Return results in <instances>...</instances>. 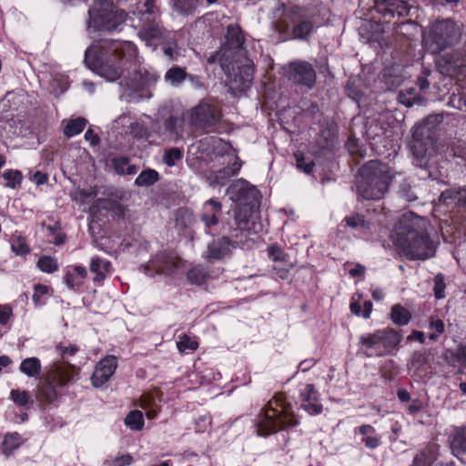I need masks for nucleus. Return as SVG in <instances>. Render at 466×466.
Segmentation results:
<instances>
[{
  "label": "nucleus",
  "instance_id": "1",
  "mask_svg": "<svg viewBox=\"0 0 466 466\" xmlns=\"http://www.w3.org/2000/svg\"><path fill=\"white\" fill-rule=\"evenodd\" d=\"M244 41L240 27L238 25H229L226 43L207 59L209 65L219 64L230 88L237 91L248 88L253 79V68L246 56Z\"/></svg>",
  "mask_w": 466,
  "mask_h": 466
},
{
  "label": "nucleus",
  "instance_id": "2",
  "mask_svg": "<svg viewBox=\"0 0 466 466\" xmlns=\"http://www.w3.org/2000/svg\"><path fill=\"white\" fill-rule=\"evenodd\" d=\"M427 221L419 216H403L397 230V244L411 259H426L435 253V247L425 232Z\"/></svg>",
  "mask_w": 466,
  "mask_h": 466
},
{
  "label": "nucleus",
  "instance_id": "3",
  "mask_svg": "<svg viewBox=\"0 0 466 466\" xmlns=\"http://www.w3.org/2000/svg\"><path fill=\"white\" fill-rule=\"evenodd\" d=\"M391 179L390 168L387 164L380 160H370L358 171L357 193L367 200L380 199L388 191Z\"/></svg>",
  "mask_w": 466,
  "mask_h": 466
},
{
  "label": "nucleus",
  "instance_id": "4",
  "mask_svg": "<svg viewBox=\"0 0 466 466\" xmlns=\"http://www.w3.org/2000/svg\"><path fill=\"white\" fill-rule=\"evenodd\" d=\"M231 198L238 201V205L235 209V221L240 230H249L248 222L258 211L259 199L258 191L244 181H238L229 187Z\"/></svg>",
  "mask_w": 466,
  "mask_h": 466
},
{
  "label": "nucleus",
  "instance_id": "5",
  "mask_svg": "<svg viewBox=\"0 0 466 466\" xmlns=\"http://www.w3.org/2000/svg\"><path fill=\"white\" fill-rule=\"evenodd\" d=\"M111 46H113V53L106 58L98 54L96 47H88L85 53V63L92 71L107 81L113 82L119 79L123 75L120 62L125 54L122 49L116 46L115 42H112Z\"/></svg>",
  "mask_w": 466,
  "mask_h": 466
},
{
  "label": "nucleus",
  "instance_id": "6",
  "mask_svg": "<svg viewBox=\"0 0 466 466\" xmlns=\"http://www.w3.org/2000/svg\"><path fill=\"white\" fill-rule=\"evenodd\" d=\"M88 26L96 30L112 31L121 25L126 19V12L116 9L109 0H95L88 11Z\"/></svg>",
  "mask_w": 466,
  "mask_h": 466
},
{
  "label": "nucleus",
  "instance_id": "7",
  "mask_svg": "<svg viewBox=\"0 0 466 466\" xmlns=\"http://www.w3.org/2000/svg\"><path fill=\"white\" fill-rule=\"evenodd\" d=\"M461 36V32L457 24L451 19H443L435 22L430 30L428 48L433 54H439L442 50L457 44Z\"/></svg>",
  "mask_w": 466,
  "mask_h": 466
},
{
  "label": "nucleus",
  "instance_id": "8",
  "mask_svg": "<svg viewBox=\"0 0 466 466\" xmlns=\"http://www.w3.org/2000/svg\"><path fill=\"white\" fill-rule=\"evenodd\" d=\"M73 366L66 363H54L50 366L47 373L43 376L38 384V391L48 402L57 400V392L54 382L56 380L59 385H66L73 376Z\"/></svg>",
  "mask_w": 466,
  "mask_h": 466
},
{
  "label": "nucleus",
  "instance_id": "9",
  "mask_svg": "<svg viewBox=\"0 0 466 466\" xmlns=\"http://www.w3.org/2000/svg\"><path fill=\"white\" fill-rule=\"evenodd\" d=\"M187 124L195 129L208 131L221 119L219 109L208 102L200 101L183 114Z\"/></svg>",
  "mask_w": 466,
  "mask_h": 466
},
{
  "label": "nucleus",
  "instance_id": "10",
  "mask_svg": "<svg viewBox=\"0 0 466 466\" xmlns=\"http://www.w3.org/2000/svg\"><path fill=\"white\" fill-rule=\"evenodd\" d=\"M434 137L425 126H415L410 142V150L420 167H425L433 151Z\"/></svg>",
  "mask_w": 466,
  "mask_h": 466
},
{
  "label": "nucleus",
  "instance_id": "11",
  "mask_svg": "<svg viewBox=\"0 0 466 466\" xmlns=\"http://www.w3.org/2000/svg\"><path fill=\"white\" fill-rule=\"evenodd\" d=\"M287 78L295 85L312 88L316 83V71L307 61H293L284 68Z\"/></svg>",
  "mask_w": 466,
  "mask_h": 466
},
{
  "label": "nucleus",
  "instance_id": "12",
  "mask_svg": "<svg viewBox=\"0 0 466 466\" xmlns=\"http://www.w3.org/2000/svg\"><path fill=\"white\" fill-rule=\"evenodd\" d=\"M400 340L401 335L392 329L377 330L367 337L360 338L361 344L367 348H372L380 343L385 349H393L398 347Z\"/></svg>",
  "mask_w": 466,
  "mask_h": 466
},
{
  "label": "nucleus",
  "instance_id": "13",
  "mask_svg": "<svg viewBox=\"0 0 466 466\" xmlns=\"http://www.w3.org/2000/svg\"><path fill=\"white\" fill-rule=\"evenodd\" d=\"M275 416H277V413L273 409H270L266 412L265 417L267 419V422H265V425L262 423L258 424V435L267 436L277 431L279 429L298 424L296 420L289 418L288 415L279 414L277 419H275Z\"/></svg>",
  "mask_w": 466,
  "mask_h": 466
},
{
  "label": "nucleus",
  "instance_id": "14",
  "mask_svg": "<svg viewBox=\"0 0 466 466\" xmlns=\"http://www.w3.org/2000/svg\"><path fill=\"white\" fill-rule=\"evenodd\" d=\"M436 63L441 74L451 76L466 67L461 50L445 53L437 59Z\"/></svg>",
  "mask_w": 466,
  "mask_h": 466
},
{
  "label": "nucleus",
  "instance_id": "15",
  "mask_svg": "<svg viewBox=\"0 0 466 466\" xmlns=\"http://www.w3.org/2000/svg\"><path fill=\"white\" fill-rule=\"evenodd\" d=\"M230 247L235 248L238 245V242L231 241L228 237H222L212 241L208 247L207 259L212 262L224 258L231 254Z\"/></svg>",
  "mask_w": 466,
  "mask_h": 466
},
{
  "label": "nucleus",
  "instance_id": "16",
  "mask_svg": "<svg viewBox=\"0 0 466 466\" xmlns=\"http://www.w3.org/2000/svg\"><path fill=\"white\" fill-rule=\"evenodd\" d=\"M116 369V360L114 356L104 358L96 366L93 376L92 383L95 387L102 386L114 374Z\"/></svg>",
  "mask_w": 466,
  "mask_h": 466
},
{
  "label": "nucleus",
  "instance_id": "17",
  "mask_svg": "<svg viewBox=\"0 0 466 466\" xmlns=\"http://www.w3.org/2000/svg\"><path fill=\"white\" fill-rule=\"evenodd\" d=\"M180 258L172 254L162 252L157 255L153 265L157 274L170 275L175 273L180 268Z\"/></svg>",
  "mask_w": 466,
  "mask_h": 466
},
{
  "label": "nucleus",
  "instance_id": "18",
  "mask_svg": "<svg viewBox=\"0 0 466 466\" xmlns=\"http://www.w3.org/2000/svg\"><path fill=\"white\" fill-rule=\"evenodd\" d=\"M292 22L297 23L292 30L293 36L295 38L304 39L306 38L313 29V24L310 20H308L303 10L300 7H293L291 9Z\"/></svg>",
  "mask_w": 466,
  "mask_h": 466
},
{
  "label": "nucleus",
  "instance_id": "19",
  "mask_svg": "<svg viewBox=\"0 0 466 466\" xmlns=\"http://www.w3.org/2000/svg\"><path fill=\"white\" fill-rule=\"evenodd\" d=\"M451 449L461 461L466 462V429H457L451 436Z\"/></svg>",
  "mask_w": 466,
  "mask_h": 466
},
{
  "label": "nucleus",
  "instance_id": "20",
  "mask_svg": "<svg viewBox=\"0 0 466 466\" xmlns=\"http://www.w3.org/2000/svg\"><path fill=\"white\" fill-rule=\"evenodd\" d=\"M398 100L407 107H410L413 105H422L425 102V98L415 87L401 90L398 95Z\"/></svg>",
  "mask_w": 466,
  "mask_h": 466
},
{
  "label": "nucleus",
  "instance_id": "21",
  "mask_svg": "<svg viewBox=\"0 0 466 466\" xmlns=\"http://www.w3.org/2000/svg\"><path fill=\"white\" fill-rule=\"evenodd\" d=\"M162 29L156 25H147L139 32V36L147 45L156 46L162 37Z\"/></svg>",
  "mask_w": 466,
  "mask_h": 466
},
{
  "label": "nucleus",
  "instance_id": "22",
  "mask_svg": "<svg viewBox=\"0 0 466 466\" xmlns=\"http://www.w3.org/2000/svg\"><path fill=\"white\" fill-rule=\"evenodd\" d=\"M390 317L395 324L402 326L409 323L411 314L400 304H396L391 308Z\"/></svg>",
  "mask_w": 466,
  "mask_h": 466
},
{
  "label": "nucleus",
  "instance_id": "23",
  "mask_svg": "<svg viewBox=\"0 0 466 466\" xmlns=\"http://www.w3.org/2000/svg\"><path fill=\"white\" fill-rule=\"evenodd\" d=\"M159 180L158 173L151 168L142 171L135 180L137 187H150Z\"/></svg>",
  "mask_w": 466,
  "mask_h": 466
},
{
  "label": "nucleus",
  "instance_id": "24",
  "mask_svg": "<svg viewBox=\"0 0 466 466\" xmlns=\"http://www.w3.org/2000/svg\"><path fill=\"white\" fill-rule=\"evenodd\" d=\"M20 370L29 377H35L40 374L41 364L38 359L28 358L22 361Z\"/></svg>",
  "mask_w": 466,
  "mask_h": 466
},
{
  "label": "nucleus",
  "instance_id": "25",
  "mask_svg": "<svg viewBox=\"0 0 466 466\" xmlns=\"http://www.w3.org/2000/svg\"><path fill=\"white\" fill-rule=\"evenodd\" d=\"M187 78V74L184 68L179 66H172L165 75L166 81L173 86H178Z\"/></svg>",
  "mask_w": 466,
  "mask_h": 466
},
{
  "label": "nucleus",
  "instance_id": "26",
  "mask_svg": "<svg viewBox=\"0 0 466 466\" xmlns=\"http://www.w3.org/2000/svg\"><path fill=\"white\" fill-rule=\"evenodd\" d=\"M186 121L184 117L170 116L164 122L165 129L171 135L178 137L183 130V123Z\"/></svg>",
  "mask_w": 466,
  "mask_h": 466
},
{
  "label": "nucleus",
  "instance_id": "27",
  "mask_svg": "<svg viewBox=\"0 0 466 466\" xmlns=\"http://www.w3.org/2000/svg\"><path fill=\"white\" fill-rule=\"evenodd\" d=\"M381 5H385V10L389 13L408 15L407 4L402 0H381Z\"/></svg>",
  "mask_w": 466,
  "mask_h": 466
},
{
  "label": "nucleus",
  "instance_id": "28",
  "mask_svg": "<svg viewBox=\"0 0 466 466\" xmlns=\"http://www.w3.org/2000/svg\"><path fill=\"white\" fill-rule=\"evenodd\" d=\"M86 125V120L83 117L70 120L64 128V134L67 137H71L83 131Z\"/></svg>",
  "mask_w": 466,
  "mask_h": 466
},
{
  "label": "nucleus",
  "instance_id": "29",
  "mask_svg": "<svg viewBox=\"0 0 466 466\" xmlns=\"http://www.w3.org/2000/svg\"><path fill=\"white\" fill-rule=\"evenodd\" d=\"M125 423L132 430H141L144 425L143 413L137 410L130 411L125 419Z\"/></svg>",
  "mask_w": 466,
  "mask_h": 466
},
{
  "label": "nucleus",
  "instance_id": "30",
  "mask_svg": "<svg viewBox=\"0 0 466 466\" xmlns=\"http://www.w3.org/2000/svg\"><path fill=\"white\" fill-rule=\"evenodd\" d=\"M21 443V437L18 433L15 432L5 436L2 443L3 452L9 455L15 449L19 447Z\"/></svg>",
  "mask_w": 466,
  "mask_h": 466
},
{
  "label": "nucleus",
  "instance_id": "31",
  "mask_svg": "<svg viewBox=\"0 0 466 466\" xmlns=\"http://www.w3.org/2000/svg\"><path fill=\"white\" fill-rule=\"evenodd\" d=\"M198 0H173V7L179 13L187 15L196 9Z\"/></svg>",
  "mask_w": 466,
  "mask_h": 466
},
{
  "label": "nucleus",
  "instance_id": "32",
  "mask_svg": "<svg viewBox=\"0 0 466 466\" xmlns=\"http://www.w3.org/2000/svg\"><path fill=\"white\" fill-rule=\"evenodd\" d=\"M239 167H240V165L234 163V165L232 167H226L222 169H219L216 173V177H215L217 183L224 184V182H222L220 180L221 179L227 180L229 177L235 176L237 174V172L238 171Z\"/></svg>",
  "mask_w": 466,
  "mask_h": 466
},
{
  "label": "nucleus",
  "instance_id": "33",
  "mask_svg": "<svg viewBox=\"0 0 466 466\" xmlns=\"http://www.w3.org/2000/svg\"><path fill=\"white\" fill-rule=\"evenodd\" d=\"M207 275L203 268L196 267L187 272V279L190 283L201 285L204 283Z\"/></svg>",
  "mask_w": 466,
  "mask_h": 466
},
{
  "label": "nucleus",
  "instance_id": "34",
  "mask_svg": "<svg viewBox=\"0 0 466 466\" xmlns=\"http://www.w3.org/2000/svg\"><path fill=\"white\" fill-rule=\"evenodd\" d=\"M443 120L442 114H433L428 116L421 123L416 126H425L431 131V136L434 137L435 127L441 124Z\"/></svg>",
  "mask_w": 466,
  "mask_h": 466
},
{
  "label": "nucleus",
  "instance_id": "35",
  "mask_svg": "<svg viewBox=\"0 0 466 466\" xmlns=\"http://www.w3.org/2000/svg\"><path fill=\"white\" fill-rule=\"evenodd\" d=\"M37 265L42 271L47 273H52L57 269V264L56 260L49 256H44L40 258Z\"/></svg>",
  "mask_w": 466,
  "mask_h": 466
},
{
  "label": "nucleus",
  "instance_id": "36",
  "mask_svg": "<svg viewBox=\"0 0 466 466\" xmlns=\"http://www.w3.org/2000/svg\"><path fill=\"white\" fill-rule=\"evenodd\" d=\"M399 193L407 201H414L415 199H417V195L413 187L406 180L400 184Z\"/></svg>",
  "mask_w": 466,
  "mask_h": 466
},
{
  "label": "nucleus",
  "instance_id": "37",
  "mask_svg": "<svg viewBox=\"0 0 466 466\" xmlns=\"http://www.w3.org/2000/svg\"><path fill=\"white\" fill-rule=\"evenodd\" d=\"M3 177L7 181L6 186L11 188L20 184L23 178L22 173L18 170H9L4 173Z\"/></svg>",
  "mask_w": 466,
  "mask_h": 466
},
{
  "label": "nucleus",
  "instance_id": "38",
  "mask_svg": "<svg viewBox=\"0 0 466 466\" xmlns=\"http://www.w3.org/2000/svg\"><path fill=\"white\" fill-rule=\"evenodd\" d=\"M136 76H139V79L136 80V83H132L129 86L132 89H137L157 81V77L155 76H150L148 74L143 76L141 72H137Z\"/></svg>",
  "mask_w": 466,
  "mask_h": 466
},
{
  "label": "nucleus",
  "instance_id": "39",
  "mask_svg": "<svg viewBox=\"0 0 466 466\" xmlns=\"http://www.w3.org/2000/svg\"><path fill=\"white\" fill-rule=\"evenodd\" d=\"M182 157V152L177 147H172L166 151L163 161L168 167H172L175 165L176 160H178Z\"/></svg>",
  "mask_w": 466,
  "mask_h": 466
},
{
  "label": "nucleus",
  "instance_id": "40",
  "mask_svg": "<svg viewBox=\"0 0 466 466\" xmlns=\"http://www.w3.org/2000/svg\"><path fill=\"white\" fill-rule=\"evenodd\" d=\"M177 346L179 351L183 352L187 350H196L198 347V343L196 340H192L187 335H183L180 337Z\"/></svg>",
  "mask_w": 466,
  "mask_h": 466
},
{
  "label": "nucleus",
  "instance_id": "41",
  "mask_svg": "<svg viewBox=\"0 0 466 466\" xmlns=\"http://www.w3.org/2000/svg\"><path fill=\"white\" fill-rule=\"evenodd\" d=\"M295 157L297 167L305 173L309 174L315 166L314 162L312 160L307 161L302 153H297Z\"/></svg>",
  "mask_w": 466,
  "mask_h": 466
},
{
  "label": "nucleus",
  "instance_id": "42",
  "mask_svg": "<svg viewBox=\"0 0 466 466\" xmlns=\"http://www.w3.org/2000/svg\"><path fill=\"white\" fill-rule=\"evenodd\" d=\"M12 249L18 255H25L30 251V248L25 243V238L22 237H17L16 239L12 243Z\"/></svg>",
  "mask_w": 466,
  "mask_h": 466
},
{
  "label": "nucleus",
  "instance_id": "43",
  "mask_svg": "<svg viewBox=\"0 0 466 466\" xmlns=\"http://www.w3.org/2000/svg\"><path fill=\"white\" fill-rule=\"evenodd\" d=\"M12 400L20 406H25L29 403V395L26 391H19L13 390L11 391Z\"/></svg>",
  "mask_w": 466,
  "mask_h": 466
},
{
  "label": "nucleus",
  "instance_id": "44",
  "mask_svg": "<svg viewBox=\"0 0 466 466\" xmlns=\"http://www.w3.org/2000/svg\"><path fill=\"white\" fill-rule=\"evenodd\" d=\"M461 193V190L456 189H448L446 191H443L440 196V201L443 203H447L448 200H453L457 203L459 202V198Z\"/></svg>",
  "mask_w": 466,
  "mask_h": 466
},
{
  "label": "nucleus",
  "instance_id": "45",
  "mask_svg": "<svg viewBox=\"0 0 466 466\" xmlns=\"http://www.w3.org/2000/svg\"><path fill=\"white\" fill-rule=\"evenodd\" d=\"M201 220L205 223V225L208 228L218 225V218L216 213L209 211L208 208L204 209V212L201 215Z\"/></svg>",
  "mask_w": 466,
  "mask_h": 466
},
{
  "label": "nucleus",
  "instance_id": "46",
  "mask_svg": "<svg viewBox=\"0 0 466 466\" xmlns=\"http://www.w3.org/2000/svg\"><path fill=\"white\" fill-rule=\"evenodd\" d=\"M346 223L349 227L355 228L358 226H361L363 228H367V223L363 218V216L360 214H356L351 217L346 218Z\"/></svg>",
  "mask_w": 466,
  "mask_h": 466
},
{
  "label": "nucleus",
  "instance_id": "47",
  "mask_svg": "<svg viewBox=\"0 0 466 466\" xmlns=\"http://www.w3.org/2000/svg\"><path fill=\"white\" fill-rule=\"evenodd\" d=\"M268 252L274 261H282L285 259V254L278 246L272 245L268 247Z\"/></svg>",
  "mask_w": 466,
  "mask_h": 466
},
{
  "label": "nucleus",
  "instance_id": "48",
  "mask_svg": "<svg viewBox=\"0 0 466 466\" xmlns=\"http://www.w3.org/2000/svg\"><path fill=\"white\" fill-rule=\"evenodd\" d=\"M101 265V259L99 258H94L90 263V270L96 273L95 280L100 281L105 279V275L99 271Z\"/></svg>",
  "mask_w": 466,
  "mask_h": 466
},
{
  "label": "nucleus",
  "instance_id": "49",
  "mask_svg": "<svg viewBox=\"0 0 466 466\" xmlns=\"http://www.w3.org/2000/svg\"><path fill=\"white\" fill-rule=\"evenodd\" d=\"M346 147L348 148V151L351 154V155H358L360 156V157H363V154L359 147V143H358V140L357 139H354V138H350L347 143H346Z\"/></svg>",
  "mask_w": 466,
  "mask_h": 466
},
{
  "label": "nucleus",
  "instance_id": "50",
  "mask_svg": "<svg viewBox=\"0 0 466 466\" xmlns=\"http://www.w3.org/2000/svg\"><path fill=\"white\" fill-rule=\"evenodd\" d=\"M445 283L440 276L435 278V297L437 299H442L444 297Z\"/></svg>",
  "mask_w": 466,
  "mask_h": 466
},
{
  "label": "nucleus",
  "instance_id": "51",
  "mask_svg": "<svg viewBox=\"0 0 466 466\" xmlns=\"http://www.w3.org/2000/svg\"><path fill=\"white\" fill-rule=\"evenodd\" d=\"M96 205L97 208H101L107 210L121 207V205L117 202L106 200L105 198H97L96 201Z\"/></svg>",
  "mask_w": 466,
  "mask_h": 466
},
{
  "label": "nucleus",
  "instance_id": "52",
  "mask_svg": "<svg viewBox=\"0 0 466 466\" xmlns=\"http://www.w3.org/2000/svg\"><path fill=\"white\" fill-rule=\"evenodd\" d=\"M128 164V158L127 157H119L114 159V167L115 170L119 175H125L126 167Z\"/></svg>",
  "mask_w": 466,
  "mask_h": 466
},
{
  "label": "nucleus",
  "instance_id": "53",
  "mask_svg": "<svg viewBox=\"0 0 466 466\" xmlns=\"http://www.w3.org/2000/svg\"><path fill=\"white\" fill-rule=\"evenodd\" d=\"M11 315L12 309L10 307L0 305V324H6Z\"/></svg>",
  "mask_w": 466,
  "mask_h": 466
},
{
  "label": "nucleus",
  "instance_id": "54",
  "mask_svg": "<svg viewBox=\"0 0 466 466\" xmlns=\"http://www.w3.org/2000/svg\"><path fill=\"white\" fill-rule=\"evenodd\" d=\"M35 293L33 295V300L35 304L39 302L40 296L46 294L48 291V289L46 286L42 284H37L35 288Z\"/></svg>",
  "mask_w": 466,
  "mask_h": 466
},
{
  "label": "nucleus",
  "instance_id": "55",
  "mask_svg": "<svg viewBox=\"0 0 466 466\" xmlns=\"http://www.w3.org/2000/svg\"><path fill=\"white\" fill-rule=\"evenodd\" d=\"M132 462V457L129 454L122 455L113 461V466H125Z\"/></svg>",
  "mask_w": 466,
  "mask_h": 466
},
{
  "label": "nucleus",
  "instance_id": "56",
  "mask_svg": "<svg viewBox=\"0 0 466 466\" xmlns=\"http://www.w3.org/2000/svg\"><path fill=\"white\" fill-rule=\"evenodd\" d=\"M208 207H211V209L209 211L216 214L220 212L222 208L221 203L214 199H209L204 204V209H208Z\"/></svg>",
  "mask_w": 466,
  "mask_h": 466
},
{
  "label": "nucleus",
  "instance_id": "57",
  "mask_svg": "<svg viewBox=\"0 0 466 466\" xmlns=\"http://www.w3.org/2000/svg\"><path fill=\"white\" fill-rule=\"evenodd\" d=\"M302 407L311 414H319L322 410V406L317 403H303Z\"/></svg>",
  "mask_w": 466,
  "mask_h": 466
},
{
  "label": "nucleus",
  "instance_id": "58",
  "mask_svg": "<svg viewBox=\"0 0 466 466\" xmlns=\"http://www.w3.org/2000/svg\"><path fill=\"white\" fill-rule=\"evenodd\" d=\"M85 138H86V140H89V141H90V144H91L92 146H96V145H98V144H99V141H100L98 135H97V134H96V133L94 132V130H93V129H91V128H88V129L86 130V134H85Z\"/></svg>",
  "mask_w": 466,
  "mask_h": 466
},
{
  "label": "nucleus",
  "instance_id": "59",
  "mask_svg": "<svg viewBox=\"0 0 466 466\" xmlns=\"http://www.w3.org/2000/svg\"><path fill=\"white\" fill-rule=\"evenodd\" d=\"M97 194H98V191L96 187L94 188H92L91 190L82 189L79 191V196H80V198L82 201L86 198H95L97 196Z\"/></svg>",
  "mask_w": 466,
  "mask_h": 466
},
{
  "label": "nucleus",
  "instance_id": "60",
  "mask_svg": "<svg viewBox=\"0 0 466 466\" xmlns=\"http://www.w3.org/2000/svg\"><path fill=\"white\" fill-rule=\"evenodd\" d=\"M408 340H411V339H417L419 340L420 343H424L425 341V339H424V333L422 331H419V330H414L412 332L411 335H410L408 338H407Z\"/></svg>",
  "mask_w": 466,
  "mask_h": 466
},
{
  "label": "nucleus",
  "instance_id": "61",
  "mask_svg": "<svg viewBox=\"0 0 466 466\" xmlns=\"http://www.w3.org/2000/svg\"><path fill=\"white\" fill-rule=\"evenodd\" d=\"M34 179L35 180L37 185H42L47 181V175L40 171H37L34 175Z\"/></svg>",
  "mask_w": 466,
  "mask_h": 466
},
{
  "label": "nucleus",
  "instance_id": "62",
  "mask_svg": "<svg viewBox=\"0 0 466 466\" xmlns=\"http://www.w3.org/2000/svg\"><path fill=\"white\" fill-rule=\"evenodd\" d=\"M431 327L436 330L438 334H441L444 331V323L441 319L432 321Z\"/></svg>",
  "mask_w": 466,
  "mask_h": 466
},
{
  "label": "nucleus",
  "instance_id": "63",
  "mask_svg": "<svg viewBox=\"0 0 466 466\" xmlns=\"http://www.w3.org/2000/svg\"><path fill=\"white\" fill-rule=\"evenodd\" d=\"M365 444L369 448H376L379 445V439L376 437H367L364 439Z\"/></svg>",
  "mask_w": 466,
  "mask_h": 466
},
{
  "label": "nucleus",
  "instance_id": "64",
  "mask_svg": "<svg viewBox=\"0 0 466 466\" xmlns=\"http://www.w3.org/2000/svg\"><path fill=\"white\" fill-rule=\"evenodd\" d=\"M458 357L460 361L466 366V344L459 349Z\"/></svg>",
  "mask_w": 466,
  "mask_h": 466
}]
</instances>
